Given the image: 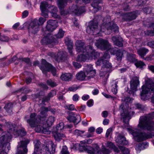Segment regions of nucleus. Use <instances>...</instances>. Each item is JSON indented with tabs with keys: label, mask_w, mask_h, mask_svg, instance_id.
Wrapping results in <instances>:
<instances>
[{
	"label": "nucleus",
	"mask_w": 154,
	"mask_h": 154,
	"mask_svg": "<svg viewBox=\"0 0 154 154\" xmlns=\"http://www.w3.org/2000/svg\"><path fill=\"white\" fill-rule=\"evenodd\" d=\"M41 115L32 113L30 115L29 119H27V122L31 128H35V130L36 132L48 134L49 132L48 128L54 122L55 118L52 116L49 117L45 124L41 123Z\"/></svg>",
	"instance_id": "f257e3e1"
},
{
	"label": "nucleus",
	"mask_w": 154,
	"mask_h": 154,
	"mask_svg": "<svg viewBox=\"0 0 154 154\" xmlns=\"http://www.w3.org/2000/svg\"><path fill=\"white\" fill-rule=\"evenodd\" d=\"M154 112L146 116L140 117L138 127L142 130L151 131L154 130Z\"/></svg>",
	"instance_id": "f03ea898"
},
{
	"label": "nucleus",
	"mask_w": 154,
	"mask_h": 154,
	"mask_svg": "<svg viewBox=\"0 0 154 154\" xmlns=\"http://www.w3.org/2000/svg\"><path fill=\"white\" fill-rule=\"evenodd\" d=\"M41 142L39 140H37L35 145L34 152H44V153L47 154V152H49L51 154H54L55 152V146L54 144L51 142L50 143L44 145L43 148L40 149Z\"/></svg>",
	"instance_id": "7ed1b4c3"
},
{
	"label": "nucleus",
	"mask_w": 154,
	"mask_h": 154,
	"mask_svg": "<svg viewBox=\"0 0 154 154\" xmlns=\"http://www.w3.org/2000/svg\"><path fill=\"white\" fill-rule=\"evenodd\" d=\"M40 68L42 72L46 75L48 72H50L53 75L55 76L56 75V68L51 64L48 63L44 59H42L41 65Z\"/></svg>",
	"instance_id": "20e7f679"
},
{
	"label": "nucleus",
	"mask_w": 154,
	"mask_h": 154,
	"mask_svg": "<svg viewBox=\"0 0 154 154\" xmlns=\"http://www.w3.org/2000/svg\"><path fill=\"white\" fill-rule=\"evenodd\" d=\"M132 134L134 139L137 142L143 141L151 137L150 134L144 132H139L133 130Z\"/></svg>",
	"instance_id": "39448f33"
},
{
	"label": "nucleus",
	"mask_w": 154,
	"mask_h": 154,
	"mask_svg": "<svg viewBox=\"0 0 154 154\" xmlns=\"http://www.w3.org/2000/svg\"><path fill=\"white\" fill-rule=\"evenodd\" d=\"M12 136L10 134L3 135L0 137V147L5 150H9L10 148L9 142Z\"/></svg>",
	"instance_id": "423d86ee"
},
{
	"label": "nucleus",
	"mask_w": 154,
	"mask_h": 154,
	"mask_svg": "<svg viewBox=\"0 0 154 154\" xmlns=\"http://www.w3.org/2000/svg\"><path fill=\"white\" fill-rule=\"evenodd\" d=\"M29 142V140L27 139L19 142L17 146V152L15 154H26L28 152L27 145Z\"/></svg>",
	"instance_id": "0eeeda50"
},
{
	"label": "nucleus",
	"mask_w": 154,
	"mask_h": 154,
	"mask_svg": "<svg viewBox=\"0 0 154 154\" xmlns=\"http://www.w3.org/2000/svg\"><path fill=\"white\" fill-rule=\"evenodd\" d=\"M105 30L103 32H105L107 30L109 32L107 34H109L113 31L115 33H117L119 32V27L117 25L112 22H109L108 23L105 24L101 26V30L102 31V29H104Z\"/></svg>",
	"instance_id": "6e6552de"
},
{
	"label": "nucleus",
	"mask_w": 154,
	"mask_h": 154,
	"mask_svg": "<svg viewBox=\"0 0 154 154\" xmlns=\"http://www.w3.org/2000/svg\"><path fill=\"white\" fill-rule=\"evenodd\" d=\"M82 148L85 151H86L88 152L91 154H101V151L99 146L97 144L93 145V147L91 148L87 146H80V148Z\"/></svg>",
	"instance_id": "1a4fd4ad"
},
{
	"label": "nucleus",
	"mask_w": 154,
	"mask_h": 154,
	"mask_svg": "<svg viewBox=\"0 0 154 154\" xmlns=\"http://www.w3.org/2000/svg\"><path fill=\"white\" fill-rule=\"evenodd\" d=\"M41 42L43 45H46L51 44H55L57 43L58 42L53 35L50 33H48L43 38Z\"/></svg>",
	"instance_id": "9d476101"
},
{
	"label": "nucleus",
	"mask_w": 154,
	"mask_h": 154,
	"mask_svg": "<svg viewBox=\"0 0 154 154\" xmlns=\"http://www.w3.org/2000/svg\"><path fill=\"white\" fill-rule=\"evenodd\" d=\"M95 45L102 50H108L110 45L107 40L100 38L97 41Z\"/></svg>",
	"instance_id": "9b49d317"
},
{
	"label": "nucleus",
	"mask_w": 154,
	"mask_h": 154,
	"mask_svg": "<svg viewBox=\"0 0 154 154\" xmlns=\"http://www.w3.org/2000/svg\"><path fill=\"white\" fill-rule=\"evenodd\" d=\"M28 31L29 33L35 34L39 30V26L37 20H35L29 24L28 27Z\"/></svg>",
	"instance_id": "f8f14e48"
},
{
	"label": "nucleus",
	"mask_w": 154,
	"mask_h": 154,
	"mask_svg": "<svg viewBox=\"0 0 154 154\" xmlns=\"http://www.w3.org/2000/svg\"><path fill=\"white\" fill-rule=\"evenodd\" d=\"M139 83V78L137 76L133 77L130 82V88L131 90L130 91L129 93L134 94V91L137 90V87Z\"/></svg>",
	"instance_id": "ddd939ff"
},
{
	"label": "nucleus",
	"mask_w": 154,
	"mask_h": 154,
	"mask_svg": "<svg viewBox=\"0 0 154 154\" xmlns=\"http://www.w3.org/2000/svg\"><path fill=\"white\" fill-rule=\"evenodd\" d=\"M67 119L70 122H72L76 125L81 120V117L79 115L72 112H70Z\"/></svg>",
	"instance_id": "4468645a"
},
{
	"label": "nucleus",
	"mask_w": 154,
	"mask_h": 154,
	"mask_svg": "<svg viewBox=\"0 0 154 154\" xmlns=\"http://www.w3.org/2000/svg\"><path fill=\"white\" fill-rule=\"evenodd\" d=\"M86 80H89L91 78H93L96 74L95 70H94L92 66L89 65L86 66L85 68Z\"/></svg>",
	"instance_id": "2eb2a0df"
},
{
	"label": "nucleus",
	"mask_w": 154,
	"mask_h": 154,
	"mask_svg": "<svg viewBox=\"0 0 154 154\" xmlns=\"http://www.w3.org/2000/svg\"><path fill=\"white\" fill-rule=\"evenodd\" d=\"M87 48L88 49L86 52L87 53L88 59H95L99 56V53L93 49L91 46H87Z\"/></svg>",
	"instance_id": "dca6fc26"
},
{
	"label": "nucleus",
	"mask_w": 154,
	"mask_h": 154,
	"mask_svg": "<svg viewBox=\"0 0 154 154\" xmlns=\"http://www.w3.org/2000/svg\"><path fill=\"white\" fill-rule=\"evenodd\" d=\"M76 50L77 51L80 52H86L88 49L87 48V46L85 45L84 42L81 40H77L75 43Z\"/></svg>",
	"instance_id": "f3484780"
},
{
	"label": "nucleus",
	"mask_w": 154,
	"mask_h": 154,
	"mask_svg": "<svg viewBox=\"0 0 154 154\" xmlns=\"http://www.w3.org/2000/svg\"><path fill=\"white\" fill-rule=\"evenodd\" d=\"M68 0H57L58 6L60 11L61 15L65 16L68 13V12L64 10L63 9L67 5Z\"/></svg>",
	"instance_id": "a211bd4d"
},
{
	"label": "nucleus",
	"mask_w": 154,
	"mask_h": 154,
	"mask_svg": "<svg viewBox=\"0 0 154 154\" xmlns=\"http://www.w3.org/2000/svg\"><path fill=\"white\" fill-rule=\"evenodd\" d=\"M138 11H135L132 12L125 14L124 16V19L126 21H131L135 19L137 16Z\"/></svg>",
	"instance_id": "6ab92c4d"
},
{
	"label": "nucleus",
	"mask_w": 154,
	"mask_h": 154,
	"mask_svg": "<svg viewBox=\"0 0 154 154\" xmlns=\"http://www.w3.org/2000/svg\"><path fill=\"white\" fill-rule=\"evenodd\" d=\"M98 26V23L97 21L94 19H93V20L90 22L89 25L88 27L87 31L88 30V29H89L93 32H96V33H98L99 32Z\"/></svg>",
	"instance_id": "aec40b11"
},
{
	"label": "nucleus",
	"mask_w": 154,
	"mask_h": 154,
	"mask_svg": "<svg viewBox=\"0 0 154 154\" xmlns=\"http://www.w3.org/2000/svg\"><path fill=\"white\" fill-rule=\"evenodd\" d=\"M57 23L56 21L50 20L48 21L46 26L47 30L49 32H52L57 27Z\"/></svg>",
	"instance_id": "412c9836"
},
{
	"label": "nucleus",
	"mask_w": 154,
	"mask_h": 154,
	"mask_svg": "<svg viewBox=\"0 0 154 154\" xmlns=\"http://www.w3.org/2000/svg\"><path fill=\"white\" fill-rule=\"evenodd\" d=\"M125 109L124 108V104L122 103L119 106V110L121 112V119L123 120V122L126 124V119L129 116V114L127 112L125 111Z\"/></svg>",
	"instance_id": "4be33fe9"
},
{
	"label": "nucleus",
	"mask_w": 154,
	"mask_h": 154,
	"mask_svg": "<svg viewBox=\"0 0 154 154\" xmlns=\"http://www.w3.org/2000/svg\"><path fill=\"white\" fill-rule=\"evenodd\" d=\"M67 56V53L66 52H59L56 54V61L59 62L64 61L66 60Z\"/></svg>",
	"instance_id": "5701e85b"
},
{
	"label": "nucleus",
	"mask_w": 154,
	"mask_h": 154,
	"mask_svg": "<svg viewBox=\"0 0 154 154\" xmlns=\"http://www.w3.org/2000/svg\"><path fill=\"white\" fill-rule=\"evenodd\" d=\"M112 39L115 45L119 47H122L123 45L122 38L119 35L113 36Z\"/></svg>",
	"instance_id": "b1692460"
},
{
	"label": "nucleus",
	"mask_w": 154,
	"mask_h": 154,
	"mask_svg": "<svg viewBox=\"0 0 154 154\" xmlns=\"http://www.w3.org/2000/svg\"><path fill=\"white\" fill-rule=\"evenodd\" d=\"M116 142L119 144L126 145L128 143V141L126 140L125 137L121 135H119L116 140Z\"/></svg>",
	"instance_id": "393cba45"
},
{
	"label": "nucleus",
	"mask_w": 154,
	"mask_h": 154,
	"mask_svg": "<svg viewBox=\"0 0 154 154\" xmlns=\"http://www.w3.org/2000/svg\"><path fill=\"white\" fill-rule=\"evenodd\" d=\"M85 11V8L84 7H81L79 8L76 6H75L73 7L72 12L77 15H78L80 14Z\"/></svg>",
	"instance_id": "a878e982"
},
{
	"label": "nucleus",
	"mask_w": 154,
	"mask_h": 154,
	"mask_svg": "<svg viewBox=\"0 0 154 154\" xmlns=\"http://www.w3.org/2000/svg\"><path fill=\"white\" fill-rule=\"evenodd\" d=\"M56 94V91L55 90H51V92L49 93L48 95L42 98V102L44 103L45 102H48L50 100V98L55 96Z\"/></svg>",
	"instance_id": "bb28decb"
},
{
	"label": "nucleus",
	"mask_w": 154,
	"mask_h": 154,
	"mask_svg": "<svg viewBox=\"0 0 154 154\" xmlns=\"http://www.w3.org/2000/svg\"><path fill=\"white\" fill-rule=\"evenodd\" d=\"M48 6V3L46 2H42L40 5V9L42 14H44V16H47V7Z\"/></svg>",
	"instance_id": "cd10ccee"
},
{
	"label": "nucleus",
	"mask_w": 154,
	"mask_h": 154,
	"mask_svg": "<svg viewBox=\"0 0 154 154\" xmlns=\"http://www.w3.org/2000/svg\"><path fill=\"white\" fill-rule=\"evenodd\" d=\"M83 54H80L78 56L76 60L79 62L85 61L87 58L88 59V55L87 52H82Z\"/></svg>",
	"instance_id": "c85d7f7f"
},
{
	"label": "nucleus",
	"mask_w": 154,
	"mask_h": 154,
	"mask_svg": "<svg viewBox=\"0 0 154 154\" xmlns=\"http://www.w3.org/2000/svg\"><path fill=\"white\" fill-rule=\"evenodd\" d=\"M6 126L8 129L7 130L8 133H13L15 134L16 130L15 129V128L14 125L11 122H8L6 123Z\"/></svg>",
	"instance_id": "c756f323"
},
{
	"label": "nucleus",
	"mask_w": 154,
	"mask_h": 154,
	"mask_svg": "<svg viewBox=\"0 0 154 154\" xmlns=\"http://www.w3.org/2000/svg\"><path fill=\"white\" fill-rule=\"evenodd\" d=\"M61 79L65 81H69L72 78V75L70 73L63 74L60 76Z\"/></svg>",
	"instance_id": "7c9ffc66"
},
{
	"label": "nucleus",
	"mask_w": 154,
	"mask_h": 154,
	"mask_svg": "<svg viewBox=\"0 0 154 154\" xmlns=\"http://www.w3.org/2000/svg\"><path fill=\"white\" fill-rule=\"evenodd\" d=\"M76 77L77 79L83 81L86 79V74L83 72L81 71L76 75Z\"/></svg>",
	"instance_id": "2f4dec72"
},
{
	"label": "nucleus",
	"mask_w": 154,
	"mask_h": 154,
	"mask_svg": "<svg viewBox=\"0 0 154 154\" xmlns=\"http://www.w3.org/2000/svg\"><path fill=\"white\" fill-rule=\"evenodd\" d=\"M40 111V114L42 117H41V120L42 119H44L46 116V114L47 112L49 111L48 108L45 106H42L41 107Z\"/></svg>",
	"instance_id": "473e14b6"
},
{
	"label": "nucleus",
	"mask_w": 154,
	"mask_h": 154,
	"mask_svg": "<svg viewBox=\"0 0 154 154\" xmlns=\"http://www.w3.org/2000/svg\"><path fill=\"white\" fill-rule=\"evenodd\" d=\"M125 52V51L122 49L118 50L116 53L117 60H121L124 53Z\"/></svg>",
	"instance_id": "72a5a7b5"
},
{
	"label": "nucleus",
	"mask_w": 154,
	"mask_h": 154,
	"mask_svg": "<svg viewBox=\"0 0 154 154\" xmlns=\"http://www.w3.org/2000/svg\"><path fill=\"white\" fill-rule=\"evenodd\" d=\"M148 50L145 48H141L137 51L138 54L142 58L144 57Z\"/></svg>",
	"instance_id": "f704fd0d"
},
{
	"label": "nucleus",
	"mask_w": 154,
	"mask_h": 154,
	"mask_svg": "<svg viewBox=\"0 0 154 154\" xmlns=\"http://www.w3.org/2000/svg\"><path fill=\"white\" fill-rule=\"evenodd\" d=\"M101 2V0H94L91 4V5L94 8L98 10L101 9V7L99 6V4Z\"/></svg>",
	"instance_id": "c9c22d12"
},
{
	"label": "nucleus",
	"mask_w": 154,
	"mask_h": 154,
	"mask_svg": "<svg viewBox=\"0 0 154 154\" xmlns=\"http://www.w3.org/2000/svg\"><path fill=\"white\" fill-rule=\"evenodd\" d=\"M127 60L131 62H133L137 61L135 55L129 53H128L127 54Z\"/></svg>",
	"instance_id": "e433bc0d"
},
{
	"label": "nucleus",
	"mask_w": 154,
	"mask_h": 154,
	"mask_svg": "<svg viewBox=\"0 0 154 154\" xmlns=\"http://www.w3.org/2000/svg\"><path fill=\"white\" fill-rule=\"evenodd\" d=\"M54 136L55 139L59 141L63 137H65V135L63 134L58 133L57 132L54 134Z\"/></svg>",
	"instance_id": "4c0bfd02"
},
{
	"label": "nucleus",
	"mask_w": 154,
	"mask_h": 154,
	"mask_svg": "<svg viewBox=\"0 0 154 154\" xmlns=\"http://www.w3.org/2000/svg\"><path fill=\"white\" fill-rule=\"evenodd\" d=\"M26 134V132L24 129H20L18 131L16 130L14 135H17L18 136L21 137L25 136Z\"/></svg>",
	"instance_id": "58836bf2"
},
{
	"label": "nucleus",
	"mask_w": 154,
	"mask_h": 154,
	"mask_svg": "<svg viewBox=\"0 0 154 154\" xmlns=\"http://www.w3.org/2000/svg\"><path fill=\"white\" fill-rule=\"evenodd\" d=\"M65 43L67 46L68 48H73V44L71 40L69 38H66L65 39Z\"/></svg>",
	"instance_id": "ea45409f"
},
{
	"label": "nucleus",
	"mask_w": 154,
	"mask_h": 154,
	"mask_svg": "<svg viewBox=\"0 0 154 154\" xmlns=\"http://www.w3.org/2000/svg\"><path fill=\"white\" fill-rule=\"evenodd\" d=\"M119 148L121 150L123 154H129V150L128 148L122 146H119Z\"/></svg>",
	"instance_id": "a19ab883"
},
{
	"label": "nucleus",
	"mask_w": 154,
	"mask_h": 154,
	"mask_svg": "<svg viewBox=\"0 0 154 154\" xmlns=\"http://www.w3.org/2000/svg\"><path fill=\"white\" fill-rule=\"evenodd\" d=\"M103 64L102 67L106 68H110L111 67V64L109 61L106 60L103 61Z\"/></svg>",
	"instance_id": "79ce46f5"
},
{
	"label": "nucleus",
	"mask_w": 154,
	"mask_h": 154,
	"mask_svg": "<svg viewBox=\"0 0 154 154\" xmlns=\"http://www.w3.org/2000/svg\"><path fill=\"white\" fill-rule=\"evenodd\" d=\"M64 32L63 31L62 29H59L58 33L55 35L54 36L57 38H62L64 35Z\"/></svg>",
	"instance_id": "37998d69"
},
{
	"label": "nucleus",
	"mask_w": 154,
	"mask_h": 154,
	"mask_svg": "<svg viewBox=\"0 0 154 154\" xmlns=\"http://www.w3.org/2000/svg\"><path fill=\"white\" fill-rule=\"evenodd\" d=\"M135 65L137 68H142L145 65V64L143 62L141 61H137L135 63Z\"/></svg>",
	"instance_id": "c03bdc74"
},
{
	"label": "nucleus",
	"mask_w": 154,
	"mask_h": 154,
	"mask_svg": "<svg viewBox=\"0 0 154 154\" xmlns=\"http://www.w3.org/2000/svg\"><path fill=\"white\" fill-rule=\"evenodd\" d=\"M64 127L63 123L61 122L57 125L56 128L57 131H61L63 129Z\"/></svg>",
	"instance_id": "a18cd8bd"
},
{
	"label": "nucleus",
	"mask_w": 154,
	"mask_h": 154,
	"mask_svg": "<svg viewBox=\"0 0 154 154\" xmlns=\"http://www.w3.org/2000/svg\"><path fill=\"white\" fill-rule=\"evenodd\" d=\"M144 33L146 35L149 36H152L154 35V28L153 30H147L144 31Z\"/></svg>",
	"instance_id": "49530a36"
},
{
	"label": "nucleus",
	"mask_w": 154,
	"mask_h": 154,
	"mask_svg": "<svg viewBox=\"0 0 154 154\" xmlns=\"http://www.w3.org/2000/svg\"><path fill=\"white\" fill-rule=\"evenodd\" d=\"M110 58V55L108 51H106L103 55V56L101 57L102 60L103 61L105 60V59H108Z\"/></svg>",
	"instance_id": "de8ad7c7"
},
{
	"label": "nucleus",
	"mask_w": 154,
	"mask_h": 154,
	"mask_svg": "<svg viewBox=\"0 0 154 154\" xmlns=\"http://www.w3.org/2000/svg\"><path fill=\"white\" fill-rule=\"evenodd\" d=\"M117 83H115L114 85H112V91L114 94H116L117 93Z\"/></svg>",
	"instance_id": "09e8293b"
},
{
	"label": "nucleus",
	"mask_w": 154,
	"mask_h": 154,
	"mask_svg": "<svg viewBox=\"0 0 154 154\" xmlns=\"http://www.w3.org/2000/svg\"><path fill=\"white\" fill-rule=\"evenodd\" d=\"M13 107V104L12 103H8L4 107V108L7 111L11 109Z\"/></svg>",
	"instance_id": "8fccbe9b"
},
{
	"label": "nucleus",
	"mask_w": 154,
	"mask_h": 154,
	"mask_svg": "<svg viewBox=\"0 0 154 154\" xmlns=\"http://www.w3.org/2000/svg\"><path fill=\"white\" fill-rule=\"evenodd\" d=\"M47 83L48 85L52 87H54L56 86V83L55 82H53L51 79H49L47 80Z\"/></svg>",
	"instance_id": "3c124183"
},
{
	"label": "nucleus",
	"mask_w": 154,
	"mask_h": 154,
	"mask_svg": "<svg viewBox=\"0 0 154 154\" xmlns=\"http://www.w3.org/2000/svg\"><path fill=\"white\" fill-rule=\"evenodd\" d=\"M48 110L53 114H55L57 112H58L59 110L57 108H52L50 107L48 108Z\"/></svg>",
	"instance_id": "603ef678"
},
{
	"label": "nucleus",
	"mask_w": 154,
	"mask_h": 154,
	"mask_svg": "<svg viewBox=\"0 0 154 154\" xmlns=\"http://www.w3.org/2000/svg\"><path fill=\"white\" fill-rule=\"evenodd\" d=\"M61 152L62 154H69V153L67 150V148L65 146H63Z\"/></svg>",
	"instance_id": "864d4df0"
},
{
	"label": "nucleus",
	"mask_w": 154,
	"mask_h": 154,
	"mask_svg": "<svg viewBox=\"0 0 154 154\" xmlns=\"http://www.w3.org/2000/svg\"><path fill=\"white\" fill-rule=\"evenodd\" d=\"M0 41L2 42H8L9 41V38L8 37L0 35Z\"/></svg>",
	"instance_id": "5fc2aeb1"
},
{
	"label": "nucleus",
	"mask_w": 154,
	"mask_h": 154,
	"mask_svg": "<svg viewBox=\"0 0 154 154\" xmlns=\"http://www.w3.org/2000/svg\"><path fill=\"white\" fill-rule=\"evenodd\" d=\"M143 12L146 14H150L151 12L152 9L149 7H146L143 9Z\"/></svg>",
	"instance_id": "6e6d98bb"
},
{
	"label": "nucleus",
	"mask_w": 154,
	"mask_h": 154,
	"mask_svg": "<svg viewBox=\"0 0 154 154\" xmlns=\"http://www.w3.org/2000/svg\"><path fill=\"white\" fill-rule=\"evenodd\" d=\"M20 60L24 61L28 64H30L31 65V63L30 62V59L29 58H21L20 59Z\"/></svg>",
	"instance_id": "4d7b16f0"
},
{
	"label": "nucleus",
	"mask_w": 154,
	"mask_h": 154,
	"mask_svg": "<svg viewBox=\"0 0 154 154\" xmlns=\"http://www.w3.org/2000/svg\"><path fill=\"white\" fill-rule=\"evenodd\" d=\"M84 132V131H80L78 130H75L74 132V134L75 135L79 136L81 134H83Z\"/></svg>",
	"instance_id": "13d9d810"
},
{
	"label": "nucleus",
	"mask_w": 154,
	"mask_h": 154,
	"mask_svg": "<svg viewBox=\"0 0 154 154\" xmlns=\"http://www.w3.org/2000/svg\"><path fill=\"white\" fill-rule=\"evenodd\" d=\"M102 151L103 154H109L110 152L109 150L105 147L102 148Z\"/></svg>",
	"instance_id": "bf43d9fd"
},
{
	"label": "nucleus",
	"mask_w": 154,
	"mask_h": 154,
	"mask_svg": "<svg viewBox=\"0 0 154 154\" xmlns=\"http://www.w3.org/2000/svg\"><path fill=\"white\" fill-rule=\"evenodd\" d=\"M66 108L69 110H72L74 109L75 107L73 105L70 104L66 106Z\"/></svg>",
	"instance_id": "052dcab7"
},
{
	"label": "nucleus",
	"mask_w": 154,
	"mask_h": 154,
	"mask_svg": "<svg viewBox=\"0 0 154 154\" xmlns=\"http://www.w3.org/2000/svg\"><path fill=\"white\" fill-rule=\"evenodd\" d=\"M45 19L43 17H40L39 18V20H37L38 21V23L40 25H42L43 24L44 22L45 21Z\"/></svg>",
	"instance_id": "680f3d73"
},
{
	"label": "nucleus",
	"mask_w": 154,
	"mask_h": 154,
	"mask_svg": "<svg viewBox=\"0 0 154 154\" xmlns=\"http://www.w3.org/2000/svg\"><path fill=\"white\" fill-rule=\"evenodd\" d=\"M22 90L24 91V92L26 94L28 93L30 91V90L27 88H25L24 89H23V88H20V90L17 91L16 92H20Z\"/></svg>",
	"instance_id": "e2e57ef3"
},
{
	"label": "nucleus",
	"mask_w": 154,
	"mask_h": 154,
	"mask_svg": "<svg viewBox=\"0 0 154 154\" xmlns=\"http://www.w3.org/2000/svg\"><path fill=\"white\" fill-rule=\"evenodd\" d=\"M73 64L74 66L76 68H79L81 66V64L77 62H73Z\"/></svg>",
	"instance_id": "0e129e2a"
},
{
	"label": "nucleus",
	"mask_w": 154,
	"mask_h": 154,
	"mask_svg": "<svg viewBox=\"0 0 154 154\" xmlns=\"http://www.w3.org/2000/svg\"><path fill=\"white\" fill-rule=\"evenodd\" d=\"M28 11L26 10L25 11L22 13V17L23 18H25L28 15Z\"/></svg>",
	"instance_id": "69168bd1"
},
{
	"label": "nucleus",
	"mask_w": 154,
	"mask_h": 154,
	"mask_svg": "<svg viewBox=\"0 0 154 154\" xmlns=\"http://www.w3.org/2000/svg\"><path fill=\"white\" fill-rule=\"evenodd\" d=\"M115 145L111 142H108L107 143V146L110 148H112Z\"/></svg>",
	"instance_id": "338daca9"
},
{
	"label": "nucleus",
	"mask_w": 154,
	"mask_h": 154,
	"mask_svg": "<svg viewBox=\"0 0 154 154\" xmlns=\"http://www.w3.org/2000/svg\"><path fill=\"white\" fill-rule=\"evenodd\" d=\"M148 45L150 47L154 48V41L149 42L148 43Z\"/></svg>",
	"instance_id": "774afa93"
}]
</instances>
